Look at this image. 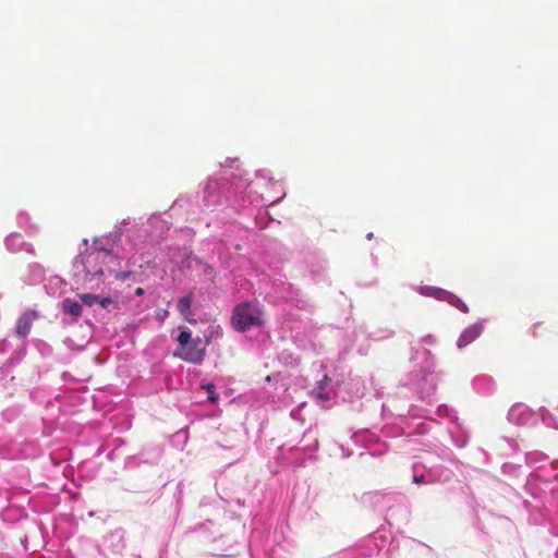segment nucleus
<instances>
[{"label":"nucleus","instance_id":"f257e3e1","mask_svg":"<svg viewBox=\"0 0 558 558\" xmlns=\"http://www.w3.org/2000/svg\"><path fill=\"white\" fill-rule=\"evenodd\" d=\"M381 415L384 418L395 417L397 422L387 424L383 428L386 437H410L412 435H424L428 432L427 421H436V415L440 420H447L448 425L459 420L457 411L447 404H439L435 411L429 408L410 404L407 413L400 411L397 407V399L389 398L381 404Z\"/></svg>","mask_w":558,"mask_h":558},{"label":"nucleus","instance_id":"f03ea898","mask_svg":"<svg viewBox=\"0 0 558 558\" xmlns=\"http://www.w3.org/2000/svg\"><path fill=\"white\" fill-rule=\"evenodd\" d=\"M411 360L417 362L420 368L405 374L400 380L398 395L407 397L408 392H412L422 401L428 400L435 393L438 383L435 356L428 349L412 347Z\"/></svg>","mask_w":558,"mask_h":558},{"label":"nucleus","instance_id":"7ed1b4c3","mask_svg":"<svg viewBox=\"0 0 558 558\" xmlns=\"http://www.w3.org/2000/svg\"><path fill=\"white\" fill-rule=\"evenodd\" d=\"M323 408H331L337 401L353 403L363 398L365 384L360 376L340 373L333 377L324 375L311 391Z\"/></svg>","mask_w":558,"mask_h":558},{"label":"nucleus","instance_id":"20e7f679","mask_svg":"<svg viewBox=\"0 0 558 558\" xmlns=\"http://www.w3.org/2000/svg\"><path fill=\"white\" fill-rule=\"evenodd\" d=\"M287 525L256 521L248 539L251 558H288L290 544L286 537Z\"/></svg>","mask_w":558,"mask_h":558},{"label":"nucleus","instance_id":"39448f33","mask_svg":"<svg viewBox=\"0 0 558 558\" xmlns=\"http://www.w3.org/2000/svg\"><path fill=\"white\" fill-rule=\"evenodd\" d=\"M114 255L108 246H86L74 260L76 282H80V274L83 272L82 281L84 284L92 283L89 288L102 283L101 277L105 274V266L113 262Z\"/></svg>","mask_w":558,"mask_h":558},{"label":"nucleus","instance_id":"423d86ee","mask_svg":"<svg viewBox=\"0 0 558 558\" xmlns=\"http://www.w3.org/2000/svg\"><path fill=\"white\" fill-rule=\"evenodd\" d=\"M215 522L206 520L196 524L190 532L199 533L202 541L209 542L211 545L210 554L216 557H235L244 548V545L230 533L215 535Z\"/></svg>","mask_w":558,"mask_h":558},{"label":"nucleus","instance_id":"0eeeda50","mask_svg":"<svg viewBox=\"0 0 558 558\" xmlns=\"http://www.w3.org/2000/svg\"><path fill=\"white\" fill-rule=\"evenodd\" d=\"M389 545L388 551L391 550L392 539L390 533L385 527L378 529L376 532L369 534L353 547L348 548L341 553L342 558H369L377 555L383 550L386 545Z\"/></svg>","mask_w":558,"mask_h":558},{"label":"nucleus","instance_id":"6e6552de","mask_svg":"<svg viewBox=\"0 0 558 558\" xmlns=\"http://www.w3.org/2000/svg\"><path fill=\"white\" fill-rule=\"evenodd\" d=\"M231 325L234 330L245 332L264 325L263 311L258 302L243 301L232 311Z\"/></svg>","mask_w":558,"mask_h":558},{"label":"nucleus","instance_id":"1a4fd4ad","mask_svg":"<svg viewBox=\"0 0 558 558\" xmlns=\"http://www.w3.org/2000/svg\"><path fill=\"white\" fill-rule=\"evenodd\" d=\"M411 473L415 485L446 484L454 477V472L442 464L427 466L418 461L412 464Z\"/></svg>","mask_w":558,"mask_h":558},{"label":"nucleus","instance_id":"9d476101","mask_svg":"<svg viewBox=\"0 0 558 558\" xmlns=\"http://www.w3.org/2000/svg\"><path fill=\"white\" fill-rule=\"evenodd\" d=\"M555 486H558V472L553 465L536 468L525 483V489L533 498H543V494H547Z\"/></svg>","mask_w":558,"mask_h":558},{"label":"nucleus","instance_id":"9b49d317","mask_svg":"<svg viewBox=\"0 0 558 558\" xmlns=\"http://www.w3.org/2000/svg\"><path fill=\"white\" fill-rule=\"evenodd\" d=\"M538 500L539 505H532L530 501H523V505L527 511H532V508L539 509L538 513L530 514V520L534 524H544L551 520L554 514H558V485L547 490V494H543V498H534Z\"/></svg>","mask_w":558,"mask_h":558},{"label":"nucleus","instance_id":"f8f14e48","mask_svg":"<svg viewBox=\"0 0 558 558\" xmlns=\"http://www.w3.org/2000/svg\"><path fill=\"white\" fill-rule=\"evenodd\" d=\"M363 502L368 504L377 511H386L387 515L391 519L395 517L396 511H405L401 495L396 493L368 492L363 495Z\"/></svg>","mask_w":558,"mask_h":558},{"label":"nucleus","instance_id":"ddd939ff","mask_svg":"<svg viewBox=\"0 0 558 558\" xmlns=\"http://www.w3.org/2000/svg\"><path fill=\"white\" fill-rule=\"evenodd\" d=\"M318 449V441L313 438L312 442L304 446L286 448L284 445L277 446V458L281 463L293 466H303L306 459L314 458L313 453Z\"/></svg>","mask_w":558,"mask_h":558},{"label":"nucleus","instance_id":"4468645a","mask_svg":"<svg viewBox=\"0 0 558 558\" xmlns=\"http://www.w3.org/2000/svg\"><path fill=\"white\" fill-rule=\"evenodd\" d=\"M355 445L362 446L365 451L373 458H380L387 453L389 447L379 437L368 429L356 432L352 435Z\"/></svg>","mask_w":558,"mask_h":558},{"label":"nucleus","instance_id":"2eb2a0df","mask_svg":"<svg viewBox=\"0 0 558 558\" xmlns=\"http://www.w3.org/2000/svg\"><path fill=\"white\" fill-rule=\"evenodd\" d=\"M205 345L199 337L191 341L190 344L183 349L177 348L173 352L175 357H179L187 363L199 365L205 359Z\"/></svg>","mask_w":558,"mask_h":558},{"label":"nucleus","instance_id":"dca6fc26","mask_svg":"<svg viewBox=\"0 0 558 558\" xmlns=\"http://www.w3.org/2000/svg\"><path fill=\"white\" fill-rule=\"evenodd\" d=\"M507 418L511 424L518 426H533L538 421L536 412L524 403H515L508 411Z\"/></svg>","mask_w":558,"mask_h":558},{"label":"nucleus","instance_id":"f3484780","mask_svg":"<svg viewBox=\"0 0 558 558\" xmlns=\"http://www.w3.org/2000/svg\"><path fill=\"white\" fill-rule=\"evenodd\" d=\"M162 456V449L159 446L145 448L137 454L128 456L124 460V468L133 470L143 463H156Z\"/></svg>","mask_w":558,"mask_h":558},{"label":"nucleus","instance_id":"a211bd4d","mask_svg":"<svg viewBox=\"0 0 558 558\" xmlns=\"http://www.w3.org/2000/svg\"><path fill=\"white\" fill-rule=\"evenodd\" d=\"M485 323L486 319H480L464 328L457 340V349L461 351L478 339L485 329Z\"/></svg>","mask_w":558,"mask_h":558},{"label":"nucleus","instance_id":"6ab92c4d","mask_svg":"<svg viewBox=\"0 0 558 558\" xmlns=\"http://www.w3.org/2000/svg\"><path fill=\"white\" fill-rule=\"evenodd\" d=\"M39 317V313L36 310H27L19 316L15 323V333L19 338L26 341L34 320Z\"/></svg>","mask_w":558,"mask_h":558},{"label":"nucleus","instance_id":"aec40b11","mask_svg":"<svg viewBox=\"0 0 558 558\" xmlns=\"http://www.w3.org/2000/svg\"><path fill=\"white\" fill-rule=\"evenodd\" d=\"M274 445L275 437L272 433L268 430V422L262 421L257 429L255 446L263 456H267Z\"/></svg>","mask_w":558,"mask_h":558},{"label":"nucleus","instance_id":"412c9836","mask_svg":"<svg viewBox=\"0 0 558 558\" xmlns=\"http://www.w3.org/2000/svg\"><path fill=\"white\" fill-rule=\"evenodd\" d=\"M448 433L452 444L457 448H464L470 441V432L459 422L453 421L448 425Z\"/></svg>","mask_w":558,"mask_h":558},{"label":"nucleus","instance_id":"4be33fe9","mask_svg":"<svg viewBox=\"0 0 558 558\" xmlns=\"http://www.w3.org/2000/svg\"><path fill=\"white\" fill-rule=\"evenodd\" d=\"M104 546L113 554H120L125 548V531L117 529L110 532L104 539Z\"/></svg>","mask_w":558,"mask_h":558},{"label":"nucleus","instance_id":"5701e85b","mask_svg":"<svg viewBox=\"0 0 558 558\" xmlns=\"http://www.w3.org/2000/svg\"><path fill=\"white\" fill-rule=\"evenodd\" d=\"M472 388L478 395L490 396L496 390V384L488 375H477L472 380Z\"/></svg>","mask_w":558,"mask_h":558},{"label":"nucleus","instance_id":"b1692460","mask_svg":"<svg viewBox=\"0 0 558 558\" xmlns=\"http://www.w3.org/2000/svg\"><path fill=\"white\" fill-rule=\"evenodd\" d=\"M193 293L190 292L186 295L178 299L177 311L179 314L190 324H196L194 313L192 311Z\"/></svg>","mask_w":558,"mask_h":558},{"label":"nucleus","instance_id":"393cba45","mask_svg":"<svg viewBox=\"0 0 558 558\" xmlns=\"http://www.w3.org/2000/svg\"><path fill=\"white\" fill-rule=\"evenodd\" d=\"M27 353V343L26 341H22L21 345L14 349V351L11 353L10 357L7 360V362L2 365V369H10L14 367L15 365L20 364Z\"/></svg>","mask_w":558,"mask_h":558},{"label":"nucleus","instance_id":"a878e982","mask_svg":"<svg viewBox=\"0 0 558 558\" xmlns=\"http://www.w3.org/2000/svg\"><path fill=\"white\" fill-rule=\"evenodd\" d=\"M64 286L65 281L61 277L52 276L46 280L44 289L48 295H57L62 293Z\"/></svg>","mask_w":558,"mask_h":558},{"label":"nucleus","instance_id":"bb28decb","mask_svg":"<svg viewBox=\"0 0 558 558\" xmlns=\"http://www.w3.org/2000/svg\"><path fill=\"white\" fill-rule=\"evenodd\" d=\"M416 292L426 298H433L435 300L441 301L445 298L446 291L442 288L434 287V286H418L415 288Z\"/></svg>","mask_w":558,"mask_h":558},{"label":"nucleus","instance_id":"cd10ccee","mask_svg":"<svg viewBox=\"0 0 558 558\" xmlns=\"http://www.w3.org/2000/svg\"><path fill=\"white\" fill-rule=\"evenodd\" d=\"M61 310L63 313L72 316L73 318H77L82 315V304L77 301H74L72 299H64L61 302Z\"/></svg>","mask_w":558,"mask_h":558},{"label":"nucleus","instance_id":"c85d7f7f","mask_svg":"<svg viewBox=\"0 0 558 558\" xmlns=\"http://www.w3.org/2000/svg\"><path fill=\"white\" fill-rule=\"evenodd\" d=\"M189 440V428L183 427L170 436V445L178 449L183 450Z\"/></svg>","mask_w":558,"mask_h":558},{"label":"nucleus","instance_id":"c756f323","mask_svg":"<svg viewBox=\"0 0 558 558\" xmlns=\"http://www.w3.org/2000/svg\"><path fill=\"white\" fill-rule=\"evenodd\" d=\"M45 279V269L41 265L34 263L28 266V276L26 282L28 284H37Z\"/></svg>","mask_w":558,"mask_h":558},{"label":"nucleus","instance_id":"7c9ffc66","mask_svg":"<svg viewBox=\"0 0 558 558\" xmlns=\"http://www.w3.org/2000/svg\"><path fill=\"white\" fill-rule=\"evenodd\" d=\"M538 418H541L542 423L549 428L558 429V420L557 417L550 413L546 408L541 407L538 412H536Z\"/></svg>","mask_w":558,"mask_h":558},{"label":"nucleus","instance_id":"2f4dec72","mask_svg":"<svg viewBox=\"0 0 558 558\" xmlns=\"http://www.w3.org/2000/svg\"><path fill=\"white\" fill-rule=\"evenodd\" d=\"M441 301L447 302L448 304L456 307L457 310H459L462 313H468L470 311L466 303L463 300H461L458 295H456L454 293H452L450 291H446L445 298H442Z\"/></svg>","mask_w":558,"mask_h":558},{"label":"nucleus","instance_id":"473e14b6","mask_svg":"<svg viewBox=\"0 0 558 558\" xmlns=\"http://www.w3.org/2000/svg\"><path fill=\"white\" fill-rule=\"evenodd\" d=\"M469 505L472 508V510L474 511V526L476 527V530L480 533L487 535L488 533L485 531V526L480 518V508H481L480 502L475 498L472 497ZM482 510H485V508L482 507Z\"/></svg>","mask_w":558,"mask_h":558},{"label":"nucleus","instance_id":"72a5a7b5","mask_svg":"<svg viewBox=\"0 0 558 558\" xmlns=\"http://www.w3.org/2000/svg\"><path fill=\"white\" fill-rule=\"evenodd\" d=\"M277 359L279 363L284 365L286 367L294 368L299 365V357L295 356L289 350H282L281 352H279Z\"/></svg>","mask_w":558,"mask_h":558},{"label":"nucleus","instance_id":"f704fd0d","mask_svg":"<svg viewBox=\"0 0 558 558\" xmlns=\"http://www.w3.org/2000/svg\"><path fill=\"white\" fill-rule=\"evenodd\" d=\"M308 271L314 282L319 283L326 280L325 265L323 263L311 265Z\"/></svg>","mask_w":558,"mask_h":558},{"label":"nucleus","instance_id":"c9c22d12","mask_svg":"<svg viewBox=\"0 0 558 558\" xmlns=\"http://www.w3.org/2000/svg\"><path fill=\"white\" fill-rule=\"evenodd\" d=\"M329 453L330 456H340L341 458H349L352 456V451L347 448L345 446L341 445V444H338V442H333L330 448H329Z\"/></svg>","mask_w":558,"mask_h":558},{"label":"nucleus","instance_id":"e433bc0d","mask_svg":"<svg viewBox=\"0 0 558 558\" xmlns=\"http://www.w3.org/2000/svg\"><path fill=\"white\" fill-rule=\"evenodd\" d=\"M201 388L207 392V401L215 404L219 400V395L216 392V385L213 383L202 384Z\"/></svg>","mask_w":558,"mask_h":558},{"label":"nucleus","instance_id":"4c0bfd02","mask_svg":"<svg viewBox=\"0 0 558 558\" xmlns=\"http://www.w3.org/2000/svg\"><path fill=\"white\" fill-rule=\"evenodd\" d=\"M33 343L41 356L47 357L52 354V347L49 343H47L46 341H44L41 339H35L33 341Z\"/></svg>","mask_w":558,"mask_h":558},{"label":"nucleus","instance_id":"58836bf2","mask_svg":"<svg viewBox=\"0 0 558 558\" xmlns=\"http://www.w3.org/2000/svg\"><path fill=\"white\" fill-rule=\"evenodd\" d=\"M435 454L441 460H447L456 464L459 463V460L454 457L453 452L447 447L436 448Z\"/></svg>","mask_w":558,"mask_h":558},{"label":"nucleus","instance_id":"ea45409f","mask_svg":"<svg viewBox=\"0 0 558 558\" xmlns=\"http://www.w3.org/2000/svg\"><path fill=\"white\" fill-rule=\"evenodd\" d=\"M547 459H548L547 456L541 451L527 452L525 454V463L531 466L537 464L538 462L545 461Z\"/></svg>","mask_w":558,"mask_h":558},{"label":"nucleus","instance_id":"a19ab883","mask_svg":"<svg viewBox=\"0 0 558 558\" xmlns=\"http://www.w3.org/2000/svg\"><path fill=\"white\" fill-rule=\"evenodd\" d=\"M178 340V347L177 348H181L183 349L184 347H186L187 344L191 343L192 340H194L192 338V332L190 329L185 328V329H182L177 338Z\"/></svg>","mask_w":558,"mask_h":558},{"label":"nucleus","instance_id":"79ce46f5","mask_svg":"<svg viewBox=\"0 0 558 558\" xmlns=\"http://www.w3.org/2000/svg\"><path fill=\"white\" fill-rule=\"evenodd\" d=\"M395 331L391 329H379L368 335L372 340L378 341L393 337Z\"/></svg>","mask_w":558,"mask_h":558},{"label":"nucleus","instance_id":"37998d69","mask_svg":"<svg viewBox=\"0 0 558 558\" xmlns=\"http://www.w3.org/2000/svg\"><path fill=\"white\" fill-rule=\"evenodd\" d=\"M520 470H521V465L520 464H515V463H504L502 466H501V471L504 474H509V475H519L520 473Z\"/></svg>","mask_w":558,"mask_h":558},{"label":"nucleus","instance_id":"c03bdc74","mask_svg":"<svg viewBox=\"0 0 558 558\" xmlns=\"http://www.w3.org/2000/svg\"><path fill=\"white\" fill-rule=\"evenodd\" d=\"M81 301L84 305L92 307L98 304L99 296L92 293H85L81 295Z\"/></svg>","mask_w":558,"mask_h":558},{"label":"nucleus","instance_id":"a18cd8bd","mask_svg":"<svg viewBox=\"0 0 558 558\" xmlns=\"http://www.w3.org/2000/svg\"><path fill=\"white\" fill-rule=\"evenodd\" d=\"M174 498H175V508H177V511L179 512L183 506V484L182 483H179L177 485V492L174 494Z\"/></svg>","mask_w":558,"mask_h":558},{"label":"nucleus","instance_id":"49530a36","mask_svg":"<svg viewBox=\"0 0 558 558\" xmlns=\"http://www.w3.org/2000/svg\"><path fill=\"white\" fill-rule=\"evenodd\" d=\"M98 305L105 310H110V306L113 308H118V303L113 299L107 296V298H99Z\"/></svg>","mask_w":558,"mask_h":558},{"label":"nucleus","instance_id":"de8ad7c7","mask_svg":"<svg viewBox=\"0 0 558 558\" xmlns=\"http://www.w3.org/2000/svg\"><path fill=\"white\" fill-rule=\"evenodd\" d=\"M109 445L114 450H118L119 448H121V447H123L125 445V441L122 438H120V437H116V438L110 440Z\"/></svg>","mask_w":558,"mask_h":558},{"label":"nucleus","instance_id":"09e8293b","mask_svg":"<svg viewBox=\"0 0 558 558\" xmlns=\"http://www.w3.org/2000/svg\"><path fill=\"white\" fill-rule=\"evenodd\" d=\"M420 343L433 345L436 343V338L433 335H426L420 339Z\"/></svg>","mask_w":558,"mask_h":558},{"label":"nucleus","instance_id":"8fccbe9b","mask_svg":"<svg viewBox=\"0 0 558 558\" xmlns=\"http://www.w3.org/2000/svg\"><path fill=\"white\" fill-rule=\"evenodd\" d=\"M11 347V343L8 339H1L0 340V354L5 353Z\"/></svg>","mask_w":558,"mask_h":558},{"label":"nucleus","instance_id":"3c124183","mask_svg":"<svg viewBox=\"0 0 558 558\" xmlns=\"http://www.w3.org/2000/svg\"><path fill=\"white\" fill-rule=\"evenodd\" d=\"M2 417L5 421H12L14 417V410L8 409L2 412Z\"/></svg>","mask_w":558,"mask_h":558},{"label":"nucleus","instance_id":"603ef678","mask_svg":"<svg viewBox=\"0 0 558 558\" xmlns=\"http://www.w3.org/2000/svg\"><path fill=\"white\" fill-rule=\"evenodd\" d=\"M502 439L509 445V447L515 451L518 449V445L514 439H511L509 437H502Z\"/></svg>","mask_w":558,"mask_h":558},{"label":"nucleus","instance_id":"864d4df0","mask_svg":"<svg viewBox=\"0 0 558 558\" xmlns=\"http://www.w3.org/2000/svg\"><path fill=\"white\" fill-rule=\"evenodd\" d=\"M131 275H132V271H121V272H118L116 277L118 279L124 281V280L129 279Z\"/></svg>","mask_w":558,"mask_h":558},{"label":"nucleus","instance_id":"5fc2aeb1","mask_svg":"<svg viewBox=\"0 0 558 558\" xmlns=\"http://www.w3.org/2000/svg\"><path fill=\"white\" fill-rule=\"evenodd\" d=\"M537 327H538V324H534L531 328H530V333L532 337H536L537 336Z\"/></svg>","mask_w":558,"mask_h":558},{"label":"nucleus","instance_id":"6e6d98bb","mask_svg":"<svg viewBox=\"0 0 558 558\" xmlns=\"http://www.w3.org/2000/svg\"><path fill=\"white\" fill-rule=\"evenodd\" d=\"M158 558H168L166 547H161V548H160V550H159V553H158Z\"/></svg>","mask_w":558,"mask_h":558},{"label":"nucleus","instance_id":"4d7b16f0","mask_svg":"<svg viewBox=\"0 0 558 558\" xmlns=\"http://www.w3.org/2000/svg\"><path fill=\"white\" fill-rule=\"evenodd\" d=\"M499 521H501L502 523H505L507 526H512V522L508 519V518H505V517H498L497 518Z\"/></svg>","mask_w":558,"mask_h":558},{"label":"nucleus","instance_id":"13d9d810","mask_svg":"<svg viewBox=\"0 0 558 558\" xmlns=\"http://www.w3.org/2000/svg\"><path fill=\"white\" fill-rule=\"evenodd\" d=\"M366 332L364 326H360L355 331H354V337L356 338L359 333L361 335H364Z\"/></svg>","mask_w":558,"mask_h":558},{"label":"nucleus","instance_id":"bf43d9fd","mask_svg":"<svg viewBox=\"0 0 558 558\" xmlns=\"http://www.w3.org/2000/svg\"><path fill=\"white\" fill-rule=\"evenodd\" d=\"M144 293H145V291L141 287L136 288L135 291H134V295L135 296H142V295H144Z\"/></svg>","mask_w":558,"mask_h":558},{"label":"nucleus","instance_id":"052dcab7","mask_svg":"<svg viewBox=\"0 0 558 558\" xmlns=\"http://www.w3.org/2000/svg\"><path fill=\"white\" fill-rule=\"evenodd\" d=\"M278 376H279V374H277V375H268V376H266L265 381L271 383L272 380H276Z\"/></svg>","mask_w":558,"mask_h":558},{"label":"nucleus","instance_id":"680f3d73","mask_svg":"<svg viewBox=\"0 0 558 558\" xmlns=\"http://www.w3.org/2000/svg\"><path fill=\"white\" fill-rule=\"evenodd\" d=\"M234 502L239 506V507H245V500L244 499H241V498H236L234 499Z\"/></svg>","mask_w":558,"mask_h":558},{"label":"nucleus","instance_id":"e2e57ef3","mask_svg":"<svg viewBox=\"0 0 558 558\" xmlns=\"http://www.w3.org/2000/svg\"><path fill=\"white\" fill-rule=\"evenodd\" d=\"M116 451H117V450H114V449L112 448V450L107 454V459H108V460H111V461H112V460H114V458H116Z\"/></svg>","mask_w":558,"mask_h":558},{"label":"nucleus","instance_id":"0e129e2a","mask_svg":"<svg viewBox=\"0 0 558 558\" xmlns=\"http://www.w3.org/2000/svg\"><path fill=\"white\" fill-rule=\"evenodd\" d=\"M11 253H17L22 246H8Z\"/></svg>","mask_w":558,"mask_h":558},{"label":"nucleus","instance_id":"69168bd1","mask_svg":"<svg viewBox=\"0 0 558 558\" xmlns=\"http://www.w3.org/2000/svg\"><path fill=\"white\" fill-rule=\"evenodd\" d=\"M26 252L34 255L35 254L34 246H27Z\"/></svg>","mask_w":558,"mask_h":558},{"label":"nucleus","instance_id":"338daca9","mask_svg":"<svg viewBox=\"0 0 558 558\" xmlns=\"http://www.w3.org/2000/svg\"><path fill=\"white\" fill-rule=\"evenodd\" d=\"M167 315H168V311H166V310H162V311H160V313H159V316H160V317H166Z\"/></svg>","mask_w":558,"mask_h":558},{"label":"nucleus","instance_id":"774afa93","mask_svg":"<svg viewBox=\"0 0 558 558\" xmlns=\"http://www.w3.org/2000/svg\"><path fill=\"white\" fill-rule=\"evenodd\" d=\"M26 446L32 448L34 450V452L37 450V447L33 442H29Z\"/></svg>","mask_w":558,"mask_h":558}]
</instances>
